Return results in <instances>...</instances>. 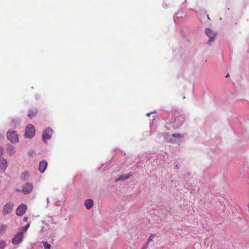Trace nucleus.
I'll list each match as a JSON object with an SVG mask.
<instances>
[{
	"instance_id": "nucleus-15",
	"label": "nucleus",
	"mask_w": 249,
	"mask_h": 249,
	"mask_svg": "<svg viewBox=\"0 0 249 249\" xmlns=\"http://www.w3.org/2000/svg\"><path fill=\"white\" fill-rule=\"evenodd\" d=\"M7 229V226L5 224H2L0 226V236L3 235Z\"/></svg>"
},
{
	"instance_id": "nucleus-16",
	"label": "nucleus",
	"mask_w": 249,
	"mask_h": 249,
	"mask_svg": "<svg viewBox=\"0 0 249 249\" xmlns=\"http://www.w3.org/2000/svg\"><path fill=\"white\" fill-rule=\"evenodd\" d=\"M6 242L3 240H0V249H4L6 246Z\"/></svg>"
},
{
	"instance_id": "nucleus-14",
	"label": "nucleus",
	"mask_w": 249,
	"mask_h": 249,
	"mask_svg": "<svg viewBox=\"0 0 249 249\" xmlns=\"http://www.w3.org/2000/svg\"><path fill=\"white\" fill-rule=\"evenodd\" d=\"M131 175L129 174H124L121 175L117 179L115 180V182H117L120 180H124L130 177Z\"/></svg>"
},
{
	"instance_id": "nucleus-22",
	"label": "nucleus",
	"mask_w": 249,
	"mask_h": 249,
	"mask_svg": "<svg viewBox=\"0 0 249 249\" xmlns=\"http://www.w3.org/2000/svg\"><path fill=\"white\" fill-rule=\"evenodd\" d=\"M149 246V244H148V243H145L143 246H142V249H146L147 248V247H148Z\"/></svg>"
},
{
	"instance_id": "nucleus-10",
	"label": "nucleus",
	"mask_w": 249,
	"mask_h": 249,
	"mask_svg": "<svg viewBox=\"0 0 249 249\" xmlns=\"http://www.w3.org/2000/svg\"><path fill=\"white\" fill-rule=\"evenodd\" d=\"M7 167V160L3 158H0V171H4Z\"/></svg>"
},
{
	"instance_id": "nucleus-8",
	"label": "nucleus",
	"mask_w": 249,
	"mask_h": 249,
	"mask_svg": "<svg viewBox=\"0 0 249 249\" xmlns=\"http://www.w3.org/2000/svg\"><path fill=\"white\" fill-rule=\"evenodd\" d=\"M205 34L210 39L208 40V44H210L211 41H213L215 37V34L212 30L209 28H206L205 30Z\"/></svg>"
},
{
	"instance_id": "nucleus-9",
	"label": "nucleus",
	"mask_w": 249,
	"mask_h": 249,
	"mask_svg": "<svg viewBox=\"0 0 249 249\" xmlns=\"http://www.w3.org/2000/svg\"><path fill=\"white\" fill-rule=\"evenodd\" d=\"M47 162L46 160H43L39 163L38 170L41 173H43L47 167Z\"/></svg>"
},
{
	"instance_id": "nucleus-25",
	"label": "nucleus",
	"mask_w": 249,
	"mask_h": 249,
	"mask_svg": "<svg viewBox=\"0 0 249 249\" xmlns=\"http://www.w3.org/2000/svg\"><path fill=\"white\" fill-rule=\"evenodd\" d=\"M209 17H210L209 16H208V17H207V18H208V19H210Z\"/></svg>"
},
{
	"instance_id": "nucleus-11",
	"label": "nucleus",
	"mask_w": 249,
	"mask_h": 249,
	"mask_svg": "<svg viewBox=\"0 0 249 249\" xmlns=\"http://www.w3.org/2000/svg\"><path fill=\"white\" fill-rule=\"evenodd\" d=\"M6 149L8 153L11 155L12 156L15 154V147L12 145L10 144H7L6 146Z\"/></svg>"
},
{
	"instance_id": "nucleus-3",
	"label": "nucleus",
	"mask_w": 249,
	"mask_h": 249,
	"mask_svg": "<svg viewBox=\"0 0 249 249\" xmlns=\"http://www.w3.org/2000/svg\"><path fill=\"white\" fill-rule=\"evenodd\" d=\"M53 131L50 128H47L43 131L42 140L45 143L47 141L51 138L53 134Z\"/></svg>"
},
{
	"instance_id": "nucleus-23",
	"label": "nucleus",
	"mask_w": 249,
	"mask_h": 249,
	"mask_svg": "<svg viewBox=\"0 0 249 249\" xmlns=\"http://www.w3.org/2000/svg\"><path fill=\"white\" fill-rule=\"evenodd\" d=\"M3 153V147L0 146V157L2 155Z\"/></svg>"
},
{
	"instance_id": "nucleus-27",
	"label": "nucleus",
	"mask_w": 249,
	"mask_h": 249,
	"mask_svg": "<svg viewBox=\"0 0 249 249\" xmlns=\"http://www.w3.org/2000/svg\"><path fill=\"white\" fill-rule=\"evenodd\" d=\"M29 155L30 156H31V155H32V153H29Z\"/></svg>"
},
{
	"instance_id": "nucleus-28",
	"label": "nucleus",
	"mask_w": 249,
	"mask_h": 249,
	"mask_svg": "<svg viewBox=\"0 0 249 249\" xmlns=\"http://www.w3.org/2000/svg\"><path fill=\"white\" fill-rule=\"evenodd\" d=\"M147 115H148V116H149V115H150V114H149V113H148V114H147Z\"/></svg>"
},
{
	"instance_id": "nucleus-21",
	"label": "nucleus",
	"mask_w": 249,
	"mask_h": 249,
	"mask_svg": "<svg viewBox=\"0 0 249 249\" xmlns=\"http://www.w3.org/2000/svg\"><path fill=\"white\" fill-rule=\"evenodd\" d=\"M172 136L174 138H180L183 137V136L180 134H173Z\"/></svg>"
},
{
	"instance_id": "nucleus-6",
	"label": "nucleus",
	"mask_w": 249,
	"mask_h": 249,
	"mask_svg": "<svg viewBox=\"0 0 249 249\" xmlns=\"http://www.w3.org/2000/svg\"><path fill=\"white\" fill-rule=\"evenodd\" d=\"M33 185L32 183L27 182L22 187V192L25 194H29L32 191Z\"/></svg>"
},
{
	"instance_id": "nucleus-17",
	"label": "nucleus",
	"mask_w": 249,
	"mask_h": 249,
	"mask_svg": "<svg viewBox=\"0 0 249 249\" xmlns=\"http://www.w3.org/2000/svg\"><path fill=\"white\" fill-rule=\"evenodd\" d=\"M29 177V174L28 172H24L22 174V178L23 179V180H26L27 179L28 177Z\"/></svg>"
},
{
	"instance_id": "nucleus-20",
	"label": "nucleus",
	"mask_w": 249,
	"mask_h": 249,
	"mask_svg": "<svg viewBox=\"0 0 249 249\" xmlns=\"http://www.w3.org/2000/svg\"><path fill=\"white\" fill-rule=\"evenodd\" d=\"M30 227V224H27L25 226L22 228V231L23 233L25 232Z\"/></svg>"
},
{
	"instance_id": "nucleus-5",
	"label": "nucleus",
	"mask_w": 249,
	"mask_h": 249,
	"mask_svg": "<svg viewBox=\"0 0 249 249\" xmlns=\"http://www.w3.org/2000/svg\"><path fill=\"white\" fill-rule=\"evenodd\" d=\"M14 207V204L11 202L7 203L3 208L2 214L7 215L12 211Z\"/></svg>"
},
{
	"instance_id": "nucleus-7",
	"label": "nucleus",
	"mask_w": 249,
	"mask_h": 249,
	"mask_svg": "<svg viewBox=\"0 0 249 249\" xmlns=\"http://www.w3.org/2000/svg\"><path fill=\"white\" fill-rule=\"evenodd\" d=\"M27 210V206L22 204L20 205L16 210V213L18 216L23 215Z\"/></svg>"
},
{
	"instance_id": "nucleus-26",
	"label": "nucleus",
	"mask_w": 249,
	"mask_h": 249,
	"mask_svg": "<svg viewBox=\"0 0 249 249\" xmlns=\"http://www.w3.org/2000/svg\"><path fill=\"white\" fill-rule=\"evenodd\" d=\"M228 76H229V74H228L226 75V77H227Z\"/></svg>"
},
{
	"instance_id": "nucleus-13",
	"label": "nucleus",
	"mask_w": 249,
	"mask_h": 249,
	"mask_svg": "<svg viewBox=\"0 0 249 249\" xmlns=\"http://www.w3.org/2000/svg\"><path fill=\"white\" fill-rule=\"evenodd\" d=\"M37 111L35 108L31 109L29 110V113L28 114V116L30 118H32L33 117H34L36 115V114H37Z\"/></svg>"
},
{
	"instance_id": "nucleus-2",
	"label": "nucleus",
	"mask_w": 249,
	"mask_h": 249,
	"mask_svg": "<svg viewBox=\"0 0 249 249\" xmlns=\"http://www.w3.org/2000/svg\"><path fill=\"white\" fill-rule=\"evenodd\" d=\"M7 137L12 142H17L18 141V135L15 131H8Z\"/></svg>"
},
{
	"instance_id": "nucleus-1",
	"label": "nucleus",
	"mask_w": 249,
	"mask_h": 249,
	"mask_svg": "<svg viewBox=\"0 0 249 249\" xmlns=\"http://www.w3.org/2000/svg\"><path fill=\"white\" fill-rule=\"evenodd\" d=\"M35 133V128L33 125L29 124L26 128L25 136L29 138H32Z\"/></svg>"
},
{
	"instance_id": "nucleus-19",
	"label": "nucleus",
	"mask_w": 249,
	"mask_h": 249,
	"mask_svg": "<svg viewBox=\"0 0 249 249\" xmlns=\"http://www.w3.org/2000/svg\"><path fill=\"white\" fill-rule=\"evenodd\" d=\"M156 237V235L154 234H151L149 236L146 243H148V244H149V243L151 241H152L153 239Z\"/></svg>"
},
{
	"instance_id": "nucleus-4",
	"label": "nucleus",
	"mask_w": 249,
	"mask_h": 249,
	"mask_svg": "<svg viewBox=\"0 0 249 249\" xmlns=\"http://www.w3.org/2000/svg\"><path fill=\"white\" fill-rule=\"evenodd\" d=\"M23 238V232H18L12 239V243L14 245H17L22 241Z\"/></svg>"
},
{
	"instance_id": "nucleus-12",
	"label": "nucleus",
	"mask_w": 249,
	"mask_h": 249,
	"mask_svg": "<svg viewBox=\"0 0 249 249\" xmlns=\"http://www.w3.org/2000/svg\"><path fill=\"white\" fill-rule=\"evenodd\" d=\"M85 205L88 210L90 209L93 205V201L91 199H87L85 201Z\"/></svg>"
},
{
	"instance_id": "nucleus-24",
	"label": "nucleus",
	"mask_w": 249,
	"mask_h": 249,
	"mask_svg": "<svg viewBox=\"0 0 249 249\" xmlns=\"http://www.w3.org/2000/svg\"><path fill=\"white\" fill-rule=\"evenodd\" d=\"M27 219H28L27 217H24V221H25V222H26L27 221Z\"/></svg>"
},
{
	"instance_id": "nucleus-18",
	"label": "nucleus",
	"mask_w": 249,
	"mask_h": 249,
	"mask_svg": "<svg viewBox=\"0 0 249 249\" xmlns=\"http://www.w3.org/2000/svg\"><path fill=\"white\" fill-rule=\"evenodd\" d=\"M42 243L45 249H51V245L49 244L47 242L44 241L42 242Z\"/></svg>"
}]
</instances>
